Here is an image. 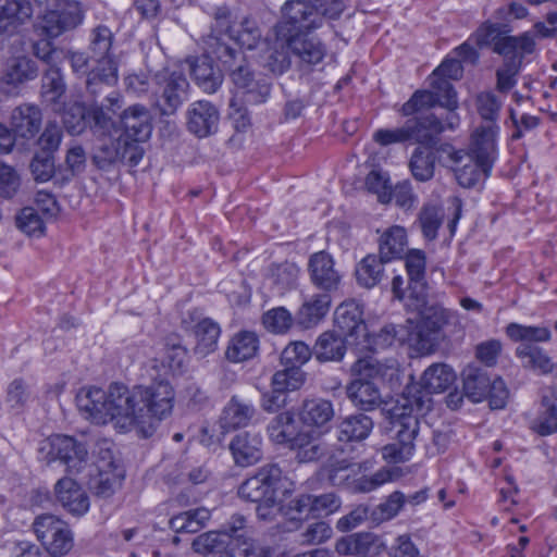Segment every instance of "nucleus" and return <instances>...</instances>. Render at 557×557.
Here are the masks:
<instances>
[{
    "mask_svg": "<svg viewBox=\"0 0 557 557\" xmlns=\"http://www.w3.org/2000/svg\"><path fill=\"white\" fill-rule=\"evenodd\" d=\"M143 401L140 386L128 388L121 383L110 384L107 391L83 387L76 395L78 410L92 423L112 422L122 432L137 429L149 436Z\"/></svg>",
    "mask_w": 557,
    "mask_h": 557,
    "instance_id": "1",
    "label": "nucleus"
},
{
    "mask_svg": "<svg viewBox=\"0 0 557 557\" xmlns=\"http://www.w3.org/2000/svg\"><path fill=\"white\" fill-rule=\"evenodd\" d=\"M215 41L216 47L211 53L228 71L232 83L243 91L246 101L252 104L264 102L270 95V83L264 77L256 75L242 51L231 48L220 39Z\"/></svg>",
    "mask_w": 557,
    "mask_h": 557,
    "instance_id": "2",
    "label": "nucleus"
},
{
    "mask_svg": "<svg viewBox=\"0 0 557 557\" xmlns=\"http://www.w3.org/2000/svg\"><path fill=\"white\" fill-rule=\"evenodd\" d=\"M114 35L106 25H98L90 33L88 51L94 63L86 88L89 94L98 95L117 83V62L111 52Z\"/></svg>",
    "mask_w": 557,
    "mask_h": 557,
    "instance_id": "3",
    "label": "nucleus"
},
{
    "mask_svg": "<svg viewBox=\"0 0 557 557\" xmlns=\"http://www.w3.org/2000/svg\"><path fill=\"white\" fill-rule=\"evenodd\" d=\"M424 401L416 399L414 404L409 398H403L400 406L393 410V426L396 429V442L382 448V456L388 462L399 463L411 458L414 451L413 441L419 432V419L414 411H421Z\"/></svg>",
    "mask_w": 557,
    "mask_h": 557,
    "instance_id": "4",
    "label": "nucleus"
},
{
    "mask_svg": "<svg viewBox=\"0 0 557 557\" xmlns=\"http://www.w3.org/2000/svg\"><path fill=\"white\" fill-rule=\"evenodd\" d=\"M268 433L274 443L289 444L296 449V457L300 462L314 461L323 454L318 437L309 432H297L296 421L290 411L275 416L268 425Z\"/></svg>",
    "mask_w": 557,
    "mask_h": 557,
    "instance_id": "5",
    "label": "nucleus"
},
{
    "mask_svg": "<svg viewBox=\"0 0 557 557\" xmlns=\"http://www.w3.org/2000/svg\"><path fill=\"white\" fill-rule=\"evenodd\" d=\"M45 13L38 18L36 29L49 38L74 29L84 21V10L76 0H34Z\"/></svg>",
    "mask_w": 557,
    "mask_h": 557,
    "instance_id": "6",
    "label": "nucleus"
},
{
    "mask_svg": "<svg viewBox=\"0 0 557 557\" xmlns=\"http://www.w3.org/2000/svg\"><path fill=\"white\" fill-rule=\"evenodd\" d=\"M509 30L507 26L499 23L484 22L471 35L470 39L479 47H492L493 51L499 55L508 57L511 53H532L535 49L534 37L530 33H523L519 36L506 35Z\"/></svg>",
    "mask_w": 557,
    "mask_h": 557,
    "instance_id": "7",
    "label": "nucleus"
},
{
    "mask_svg": "<svg viewBox=\"0 0 557 557\" xmlns=\"http://www.w3.org/2000/svg\"><path fill=\"white\" fill-rule=\"evenodd\" d=\"M363 306L360 302L350 300V348L356 352L376 351L393 345L398 336V331L394 324H388L380 329L379 332L371 330L362 319Z\"/></svg>",
    "mask_w": 557,
    "mask_h": 557,
    "instance_id": "8",
    "label": "nucleus"
},
{
    "mask_svg": "<svg viewBox=\"0 0 557 557\" xmlns=\"http://www.w3.org/2000/svg\"><path fill=\"white\" fill-rule=\"evenodd\" d=\"M323 18L318 9L304 0H287L281 9V20L273 27L274 35L287 38L320 28Z\"/></svg>",
    "mask_w": 557,
    "mask_h": 557,
    "instance_id": "9",
    "label": "nucleus"
},
{
    "mask_svg": "<svg viewBox=\"0 0 557 557\" xmlns=\"http://www.w3.org/2000/svg\"><path fill=\"white\" fill-rule=\"evenodd\" d=\"M33 530L51 557H64L74 546L73 532L64 520L44 513L35 518Z\"/></svg>",
    "mask_w": 557,
    "mask_h": 557,
    "instance_id": "10",
    "label": "nucleus"
},
{
    "mask_svg": "<svg viewBox=\"0 0 557 557\" xmlns=\"http://www.w3.org/2000/svg\"><path fill=\"white\" fill-rule=\"evenodd\" d=\"M352 371L359 375L350 382V400L362 410H372L381 403V395L372 381L383 375L382 366L372 357L360 358Z\"/></svg>",
    "mask_w": 557,
    "mask_h": 557,
    "instance_id": "11",
    "label": "nucleus"
},
{
    "mask_svg": "<svg viewBox=\"0 0 557 557\" xmlns=\"http://www.w3.org/2000/svg\"><path fill=\"white\" fill-rule=\"evenodd\" d=\"M348 309L341 304L334 314V326L323 332L313 346V356L320 362L341 361L347 350Z\"/></svg>",
    "mask_w": 557,
    "mask_h": 557,
    "instance_id": "12",
    "label": "nucleus"
},
{
    "mask_svg": "<svg viewBox=\"0 0 557 557\" xmlns=\"http://www.w3.org/2000/svg\"><path fill=\"white\" fill-rule=\"evenodd\" d=\"M158 85L156 107L163 115H172L186 99L189 87L188 81L182 72L168 69L157 73Z\"/></svg>",
    "mask_w": 557,
    "mask_h": 557,
    "instance_id": "13",
    "label": "nucleus"
},
{
    "mask_svg": "<svg viewBox=\"0 0 557 557\" xmlns=\"http://www.w3.org/2000/svg\"><path fill=\"white\" fill-rule=\"evenodd\" d=\"M144 413L149 430L152 433L156 423L168 417L174 403V389L166 381L153 382L148 386H140Z\"/></svg>",
    "mask_w": 557,
    "mask_h": 557,
    "instance_id": "14",
    "label": "nucleus"
},
{
    "mask_svg": "<svg viewBox=\"0 0 557 557\" xmlns=\"http://www.w3.org/2000/svg\"><path fill=\"white\" fill-rule=\"evenodd\" d=\"M282 471L276 465L261 467L255 475L246 479L238 490V495L252 503L276 496Z\"/></svg>",
    "mask_w": 557,
    "mask_h": 557,
    "instance_id": "15",
    "label": "nucleus"
},
{
    "mask_svg": "<svg viewBox=\"0 0 557 557\" xmlns=\"http://www.w3.org/2000/svg\"><path fill=\"white\" fill-rule=\"evenodd\" d=\"M38 66L26 55L10 58L0 77V92L7 97L20 94L21 86L38 76Z\"/></svg>",
    "mask_w": 557,
    "mask_h": 557,
    "instance_id": "16",
    "label": "nucleus"
},
{
    "mask_svg": "<svg viewBox=\"0 0 557 557\" xmlns=\"http://www.w3.org/2000/svg\"><path fill=\"white\" fill-rule=\"evenodd\" d=\"M445 117H438L434 113L409 119L414 132V143L419 145L431 144L436 136L445 131H455L460 123L457 108H446Z\"/></svg>",
    "mask_w": 557,
    "mask_h": 557,
    "instance_id": "17",
    "label": "nucleus"
},
{
    "mask_svg": "<svg viewBox=\"0 0 557 557\" xmlns=\"http://www.w3.org/2000/svg\"><path fill=\"white\" fill-rule=\"evenodd\" d=\"M87 454L86 447L71 436L55 435L50 440L49 455L51 460L62 461L71 473L82 471L86 463Z\"/></svg>",
    "mask_w": 557,
    "mask_h": 557,
    "instance_id": "18",
    "label": "nucleus"
},
{
    "mask_svg": "<svg viewBox=\"0 0 557 557\" xmlns=\"http://www.w3.org/2000/svg\"><path fill=\"white\" fill-rule=\"evenodd\" d=\"M215 39L218 37H211L208 41L207 54L196 58L189 62L190 74L195 79L196 84L208 94L215 92L223 82L222 72L213 66L211 51L216 47ZM214 58H216L214 55Z\"/></svg>",
    "mask_w": 557,
    "mask_h": 557,
    "instance_id": "19",
    "label": "nucleus"
},
{
    "mask_svg": "<svg viewBox=\"0 0 557 557\" xmlns=\"http://www.w3.org/2000/svg\"><path fill=\"white\" fill-rule=\"evenodd\" d=\"M257 414V408L251 400L234 395L222 409L219 425L223 432L246 428L256 419Z\"/></svg>",
    "mask_w": 557,
    "mask_h": 557,
    "instance_id": "20",
    "label": "nucleus"
},
{
    "mask_svg": "<svg viewBox=\"0 0 557 557\" xmlns=\"http://www.w3.org/2000/svg\"><path fill=\"white\" fill-rule=\"evenodd\" d=\"M498 124H480L471 134L470 154L481 162L484 169H491L497 157Z\"/></svg>",
    "mask_w": 557,
    "mask_h": 557,
    "instance_id": "21",
    "label": "nucleus"
},
{
    "mask_svg": "<svg viewBox=\"0 0 557 557\" xmlns=\"http://www.w3.org/2000/svg\"><path fill=\"white\" fill-rule=\"evenodd\" d=\"M57 503L69 513L81 517L90 506L86 491L70 476L61 478L54 485Z\"/></svg>",
    "mask_w": 557,
    "mask_h": 557,
    "instance_id": "22",
    "label": "nucleus"
},
{
    "mask_svg": "<svg viewBox=\"0 0 557 557\" xmlns=\"http://www.w3.org/2000/svg\"><path fill=\"white\" fill-rule=\"evenodd\" d=\"M186 115L188 131L199 138L210 136L218 129L219 111L207 100H198L190 103Z\"/></svg>",
    "mask_w": 557,
    "mask_h": 557,
    "instance_id": "23",
    "label": "nucleus"
},
{
    "mask_svg": "<svg viewBox=\"0 0 557 557\" xmlns=\"http://www.w3.org/2000/svg\"><path fill=\"white\" fill-rule=\"evenodd\" d=\"M462 73L463 69L460 60L446 59L434 70L429 78L432 88L443 90L445 94L444 103L447 108H458L457 95L449 79H459Z\"/></svg>",
    "mask_w": 557,
    "mask_h": 557,
    "instance_id": "24",
    "label": "nucleus"
},
{
    "mask_svg": "<svg viewBox=\"0 0 557 557\" xmlns=\"http://www.w3.org/2000/svg\"><path fill=\"white\" fill-rule=\"evenodd\" d=\"M230 450L237 466L249 467L262 458V437L258 433L243 432L231 441Z\"/></svg>",
    "mask_w": 557,
    "mask_h": 557,
    "instance_id": "25",
    "label": "nucleus"
},
{
    "mask_svg": "<svg viewBox=\"0 0 557 557\" xmlns=\"http://www.w3.org/2000/svg\"><path fill=\"white\" fill-rule=\"evenodd\" d=\"M309 273L313 285L325 292L336 289L341 282V275L334 269L332 257L324 251L311 256L309 260Z\"/></svg>",
    "mask_w": 557,
    "mask_h": 557,
    "instance_id": "26",
    "label": "nucleus"
},
{
    "mask_svg": "<svg viewBox=\"0 0 557 557\" xmlns=\"http://www.w3.org/2000/svg\"><path fill=\"white\" fill-rule=\"evenodd\" d=\"M121 124L124 129L122 137L146 141L152 131L149 111L140 104H135L124 110L121 115Z\"/></svg>",
    "mask_w": 557,
    "mask_h": 557,
    "instance_id": "27",
    "label": "nucleus"
},
{
    "mask_svg": "<svg viewBox=\"0 0 557 557\" xmlns=\"http://www.w3.org/2000/svg\"><path fill=\"white\" fill-rule=\"evenodd\" d=\"M41 123V111L35 104L23 103L16 107L11 115V129L15 137L34 138L39 132Z\"/></svg>",
    "mask_w": 557,
    "mask_h": 557,
    "instance_id": "28",
    "label": "nucleus"
},
{
    "mask_svg": "<svg viewBox=\"0 0 557 557\" xmlns=\"http://www.w3.org/2000/svg\"><path fill=\"white\" fill-rule=\"evenodd\" d=\"M377 233H380L377 244L381 260L389 262L405 256L408 247V234L404 226L392 225L377 231Z\"/></svg>",
    "mask_w": 557,
    "mask_h": 557,
    "instance_id": "29",
    "label": "nucleus"
},
{
    "mask_svg": "<svg viewBox=\"0 0 557 557\" xmlns=\"http://www.w3.org/2000/svg\"><path fill=\"white\" fill-rule=\"evenodd\" d=\"M262 49L259 55L260 64L272 72L273 74H282L290 66L289 52L287 47V40L285 38H278L275 35V39L270 42L268 40L262 41Z\"/></svg>",
    "mask_w": 557,
    "mask_h": 557,
    "instance_id": "30",
    "label": "nucleus"
},
{
    "mask_svg": "<svg viewBox=\"0 0 557 557\" xmlns=\"http://www.w3.org/2000/svg\"><path fill=\"white\" fill-rule=\"evenodd\" d=\"M450 159L455 162L456 178L460 186L470 188L481 178L482 174L488 175L491 169H484L479 160L463 151H454Z\"/></svg>",
    "mask_w": 557,
    "mask_h": 557,
    "instance_id": "31",
    "label": "nucleus"
},
{
    "mask_svg": "<svg viewBox=\"0 0 557 557\" xmlns=\"http://www.w3.org/2000/svg\"><path fill=\"white\" fill-rule=\"evenodd\" d=\"M123 479L124 471L115 461L100 462L98 474L91 482V488L97 496L108 498L121 487Z\"/></svg>",
    "mask_w": 557,
    "mask_h": 557,
    "instance_id": "32",
    "label": "nucleus"
},
{
    "mask_svg": "<svg viewBox=\"0 0 557 557\" xmlns=\"http://www.w3.org/2000/svg\"><path fill=\"white\" fill-rule=\"evenodd\" d=\"M290 52L307 64L319 63L325 53L323 45L314 37H309L307 33L295 34L285 38Z\"/></svg>",
    "mask_w": 557,
    "mask_h": 557,
    "instance_id": "33",
    "label": "nucleus"
},
{
    "mask_svg": "<svg viewBox=\"0 0 557 557\" xmlns=\"http://www.w3.org/2000/svg\"><path fill=\"white\" fill-rule=\"evenodd\" d=\"M196 344L194 352L199 358H205L214 352L218 348L220 337V326L213 320L203 318L193 327Z\"/></svg>",
    "mask_w": 557,
    "mask_h": 557,
    "instance_id": "34",
    "label": "nucleus"
},
{
    "mask_svg": "<svg viewBox=\"0 0 557 557\" xmlns=\"http://www.w3.org/2000/svg\"><path fill=\"white\" fill-rule=\"evenodd\" d=\"M456 372L446 363H433L421 376V386L428 393H443L456 381Z\"/></svg>",
    "mask_w": 557,
    "mask_h": 557,
    "instance_id": "35",
    "label": "nucleus"
},
{
    "mask_svg": "<svg viewBox=\"0 0 557 557\" xmlns=\"http://www.w3.org/2000/svg\"><path fill=\"white\" fill-rule=\"evenodd\" d=\"M334 417V409L331 401L322 398L304 400L300 411V421L308 426L322 428Z\"/></svg>",
    "mask_w": 557,
    "mask_h": 557,
    "instance_id": "36",
    "label": "nucleus"
},
{
    "mask_svg": "<svg viewBox=\"0 0 557 557\" xmlns=\"http://www.w3.org/2000/svg\"><path fill=\"white\" fill-rule=\"evenodd\" d=\"M331 297L329 294H319L305 301L296 313V321L305 329L317 325L329 312Z\"/></svg>",
    "mask_w": 557,
    "mask_h": 557,
    "instance_id": "37",
    "label": "nucleus"
},
{
    "mask_svg": "<svg viewBox=\"0 0 557 557\" xmlns=\"http://www.w3.org/2000/svg\"><path fill=\"white\" fill-rule=\"evenodd\" d=\"M32 16L28 0H7L0 5V34L11 33Z\"/></svg>",
    "mask_w": 557,
    "mask_h": 557,
    "instance_id": "38",
    "label": "nucleus"
},
{
    "mask_svg": "<svg viewBox=\"0 0 557 557\" xmlns=\"http://www.w3.org/2000/svg\"><path fill=\"white\" fill-rule=\"evenodd\" d=\"M516 356L521 360L523 368L536 371L541 374H547L554 369L550 357L537 345H519L516 348Z\"/></svg>",
    "mask_w": 557,
    "mask_h": 557,
    "instance_id": "39",
    "label": "nucleus"
},
{
    "mask_svg": "<svg viewBox=\"0 0 557 557\" xmlns=\"http://www.w3.org/2000/svg\"><path fill=\"white\" fill-rule=\"evenodd\" d=\"M259 341L252 332H242L232 337L225 356L232 362H243L256 356Z\"/></svg>",
    "mask_w": 557,
    "mask_h": 557,
    "instance_id": "40",
    "label": "nucleus"
},
{
    "mask_svg": "<svg viewBox=\"0 0 557 557\" xmlns=\"http://www.w3.org/2000/svg\"><path fill=\"white\" fill-rule=\"evenodd\" d=\"M507 336L520 345L537 343H547L552 339V332L544 325H524L520 323H509L506 326Z\"/></svg>",
    "mask_w": 557,
    "mask_h": 557,
    "instance_id": "41",
    "label": "nucleus"
},
{
    "mask_svg": "<svg viewBox=\"0 0 557 557\" xmlns=\"http://www.w3.org/2000/svg\"><path fill=\"white\" fill-rule=\"evenodd\" d=\"M122 107V98L117 92H111L101 104L94 103L88 110V119L100 129H109L112 125V116Z\"/></svg>",
    "mask_w": 557,
    "mask_h": 557,
    "instance_id": "42",
    "label": "nucleus"
},
{
    "mask_svg": "<svg viewBox=\"0 0 557 557\" xmlns=\"http://www.w3.org/2000/svg\"><path fill=\"white\" fill-rule=\"evenodd\" d=\"M122 107V98L117 92H111L101 104L94 103L88 110V119L100 129H109L112 125V116Z\"/></svg>",
    "mask_w": 557,
    "mask_h": 557,
    "instance_id": "43",
    "label": "nucleus"
},
{
    "mask_svg": "<svg viewBox=\"0 0 557 557\" xmlns=\"http://www.w3.org/2000/svg\"><path fill=\"white\" fill-rule=\"evenodd\" d=\"M122 107V98L117 92H111L101 104L94 103L88 110V119L100 129H109L112 125V116Z\"/></svg>",
    "mask_w": 557,
    "mask_h": 557,
    "instance_id": "44",
    "label": "nucleus"
},
{
    "mask_svg": "<svg viewBox=\"0 0 557 557\" xmlns=\"http://www.w3.org/2000/svg\"><path fill=\"white\" fill-rule=\"evenodd\" d=\"M408 168L414 180L428 182L434 176L435 156L433 151L425 147H417L409 159Z\"/></svg>",
    "mask_w": 557,
    "mask_h": 557,
    "instance_id": "45",
    "label": "nucleus"
},
{
    "mask_svg": "<svg viewBox=\"0 0 557 557\" xmlns=\"http://www.w3.org/2000/svg\"><path fill=\"white\" fill-rule=\"evenodd\" d=\"M465 394L479 403L486 398L490 379L484 371L474 366H468L462 372Z\"/></svg>",
    "mask_w": 557,
    "mask_h": 557,
    "instance_id": "46",
    "label": "nucleus"
},
{
    "mask_svg": "<svg viewBox=\"0 0 557 557\" xmlns=\"http://www.w3.org/2000/svg\"><path fill=\"white\" fill-rule=\"evenodd\" d=\"M405 265L409 276L410 287L417 295H422L425 287L426 257L420 249H411L405 253Z\"/></svg>",
    "mask_w": 557,
    "mask_h": 557,
    "instance_id": "47",
    "label": "nucleus"
},
{
    "mask_svg": "<svg viewBox=\"0 0 557 557\" xmlns=\"http://www.w3.org/2000/svg\"><path fill=\"white\" fill-rule=\"evenodd\" d=\"M444 102L445 94L443 90L434 88H432V90H417L411 98L403 104L400 113L404 116H409L436 104L447 108Z\"/></svg>",
    "mask_w": 557,
    "mask_h": 557,
    "instance_id": "48",
    "label": "nucleus"
},
{
    "mask_svg": "<svg viewBox=\"0 0 557 557\" xmlns=\"http://www.w3.org/2000/svg\"><path fill=\"white\" fill-rule=\"evenodd\" d=\"M386 261L381 260L379 255L366 256L356 267L355 276L359 285L371 288L375 286L382 278Z\"/></svg>",
    "mask_w": 557,
    "mask_h": 557,
    "instance_id": "49",
    "label": "nucleus"
},
{
    "mask_svg": "<svg viewBox=\"0 0 557 557\" xmlns=\"http://www.w3.org/2000/svg\"><path fill=\"white\" fill-rule=\"evenodd\" d=\"M527 53H511L504 57V63L496 71V89L502 94H508L517 84L518 75L522 59Z\"/></svg>",
    "mask_w": 557,
    "mask_h": 557,
    "instance_id": "50",
    "label": "nucleus"
},
{
    "mask_svg": "<svg viewBox=\"0 0 557 557\" xmlns=\"http://www.w3.org/2000/svg\"><path fill=\"white\" fill-rule=\"evenodd\" d=\"M210 516L207 508L188 510L173 517L170 520V527L176 533H196L205 527Z\"/></svg>",
    "mask_w": 557,
    "mask_h": 557,
    "instance_id": "51",
    "label": "nucleus"
},
{
    "mask_svg": "<svg viewBox=\"0 0 557 557\" xmlns=\"http://www.w3.org/2000/svg\"><path fill=\"white\" fill-rule=\"evenodd\" d=\"M504 104V99L495 95L491 90L481 91L475 96L474 106L479 116L482 119L481 124H498L499 113Z\"/></svg>",
    "mask_w": 557,
    "mask_h": 557,
    "instance_id": "52",
    "label": "nucleus"
},
{
    "mask_svg": "<svg viewBox=\"0 0 557 557\" xmlns=\"http://www.w3.org/2000/svg\"><path fill=\"white\" fill-rule=\"evenodd\" d=\"M65 91V85L57 65L50 66L42 76L41 96L44 100L59 110V100Z\"/></svg>",
    "mask_w": 557,
    "mask_h": 557,
    "instance_id": "53",
    "label": "nucleus"
},
{
    "mask_svg": "<svg viewBox=\"0 0 557 557\" xmlns=\"http://www.w3.org/2000/svg\"><path fill=\"white\" fill-rule=\"evenodd\" d=\"M226 552L230 557H271L269 548L262 547L245 533L227 541Z\"/></svg>",
    "mask_w": 557,
    "mask_h": 557,
    "instance_id": "54",
    "label": "nucleus"
},
{
    "mask_svg": "<svg viewBox=\"0 0 557 557\" xmlns=\"http://www.w3.org/2000/svg\"><path fill=\"white\" fill-rule=\"evenodd\" d=\"M407 342L420 355L431 354L438 342V334L418 322L408 333Z\"/></svg>",
    "mask_w": 557,
    "mask_h": 557,
    "instance_id": "55",
    "label": "nucleus"
},
{
    "mask_svg": "<svg viewBox=\"0 0 557 557\" xmlns=\"http://www.w3.org/2000/svg\"><path fill=\"white\" fill-rule=\"evenodd\" d=\"M305 380L306 374L301 369L284 367L273 374L271 385L278 392L287 393L299 389Z\"/></svg>",
    "mask_w": 557,
    "mask_h": 557,
    "instance_id": "56",
    "label": "nucleus"
},
{
    "mask_svg": "<svg viewBox=\"0 0 557 557\" xmlns=\"http://www.w3.org/2000/svg\"><path fill=\"white\" fill-rule=\"evenodd\" d=\"M414 132L410 125L409 120L401 127L396 128H379L373 135L372 139L380 146L386 147L395 144H405L408 141L414 143Z\"/></svg>",
    "mask_w": 557,
    "mask_h": 557,
    "instance_id": "57",
    "label": "nucleus"
},
{
    "mask_svg": "<svg viewBox=\"0 0 557 557\" xmlns=\"http://www.w3.org/2000/svg\"><path fill=\"white\" fill-rule=\"evenodd\" d=\"M399 478V469L397 468H383L376 471L371 476H361L359 479L354 480L351 488L355 492L359 493H369L381 485L395 481Z\"/></svg>",
    "mask_w": 557,
    "mask_h": 557,
    "instance_id": "58",
    "label": "nucleus"
},
{
    "mask_svg": "<svg viewBox=\"0 0 557 557\" xmlns=\"http://www.w3.org/2000/svg\"><path fill=\"white\" fill-rule=\"evenodd\" d=\"M226 535L220 531H209L194 539L191 547L200 555L220 554L226 550Z\"/></svg>",
    "mask_w": 557,
    "mask_h": 557,
    "instance_id": "59",
    "label": "nucleus"
},
{
    "mask_svg": "<svg viewBox=\"0 0 557 557\" xmlns=\"http://www.w3.org/2000/svg\"><path fill=\"white\" fill-rule=\"evenodd\" d=\"M532 429L542 436L557 432V406L549 398L542 399V409Z\"/></svg>",
    "mask_w": 557,
    "mask_h": 557,
    "instance_id": "60",
    "label": "nucleus"
},
{
    "mask_svg": "<svg viewBox=\"0 0 557 557\" xmlns=\"http://www.w3.org/2000/svg\"><path fill=\"white\" fill-rule=\"evenodd\" d=\"M381 545L372 533H356L350 536V557H376Z\"/></svg>",
    "mask_w": 557,
    "mask_h": 557,
    "instance_id": "61",
    "label": "nucleus"
},
{
    "mask_svg": "<svg viewBox=\"0 0 557 557\" xmlns=\"http://www.w3.org/2000/svg\"><path fill=\"white\" fill-rule=\"evenodd\" d=\"M312 355L313 348L310 349L304 342H293L281 352V363L284 367L301 369Z\"/></svg>",
    "mask_w": 557,
    "mask_h": 557,
    "instance_id": "62",
    "label": "nucleus"
},
{
    "mask_svg": "<svg viewBox=\"0 0 557 557\" xmlns=\"http://www.w3.org/2000/svg\"><path fill=\"white\" fill-rule=\"evenodd\" d=\"M262 323L269 332L284 334L292 327L294 318L287 309L277 307L262 315Z\"/></svg>",
    "mask_w": 557,
    "mask_h": 557,
    "instance_id": "63",
    "label": "nucleus"
},
{
    "mask_svg": "<svg viewBox=\"0 0 557 557\" xmlns=\"http://www.w3.org/2000/svg\"><path fill=\"white\" fill-rule=\"evenodd\" d=\"M30 396L28 385L22 379H15L7 388L5 404L11 410L20 413L28 404Z\"/></svg>",
    "mask_w": 557,
    "mask_h": 557,
    "instance_id": "64",
    "label": "nucleus"
}]
</instances>
